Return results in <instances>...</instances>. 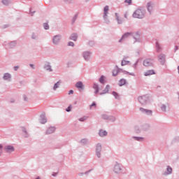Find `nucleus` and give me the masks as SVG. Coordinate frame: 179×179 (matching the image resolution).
Here are the masks:
<instances>
[{"label":"nucleus","instance_id":"1","mask_svg":"<svg viewBox=\"0 0 179 179\" xmlns=\"http://www.w3.org/2000/svg\"><path fill=\"white\" fill-rule=\"evenodd\" d=\"M146 15V10L143 7H139L133 13L132 17L134 19H143Z\"/></svg>","mask_w":179,"mask_h":179},{"label":"nucleus","instance_id":"2","mask_svg":"<svg viewBox=\"0 0 179 179\" xmlns=\"http://www.w3.org/2000/svg\"><path fill=\"white\" fill-rule=\"evenodd\" d=\"M61 40H62V35L61 34H57L52 37V43L54 45H59Z\"/></svg>","mask_w":179,"mask_h":179},{"label":"nucleus","instance_id":"3","mask_svg":"<svg viewBox=\"0 0 179 179\" xmlns=\"http://www.w3.org/2000/svg\"><path fill=\"white\" fill-rule=\"evenodd\" d=\"M108 10H110V7H108V6H106L103 8V20L106 24L110 23V20H108Z\"/></svg>","mask_w":179,"mask_h":179},{"label":"nucleus","instance_id":"4","mask_svg":"<svg viewBox=\"0 0 179 179\" xmlns=\"http://www.w3.org/2000/svg\"><path fill=\"white\" fill-rule=\"evenodd\" d=\"M143 64L144 66L149 68L150 66H153V65L155 64V60H153V59H151V58H147V59H144Z\"/></svg>","mask_w":179,"mask_h":179},{"label":"nucleus","instance_id":"5","mask_svg":"<svg viewBox=\"0 0 179 179\" xmlns=\"http://www.w3.org/2000/svg\"><path fill=\"white\" fill-rule=\"evenodd\" d=\"M131 37L134 38L135 43L142 42V38H141V34H139V32H131Z\"/></svg>","mask_w":179,"mask_h":179},{"label":"nucleus","instance_id":"6","mask_svg":"<svg viewBox=\"0 0 179 179\" xmlns=\"http://www.w3.org/2000/svg\"><path fill=\"white\" fill-rule=\"evenodd\" d=\"M83 57L84 58L85 61H90V58L92 57V52L90 51H84L82 53Z\"/></svg>","mask_w":179,"mask_h":179},{"label":"nucleus","instance_id":"7","mask_svg":"<svg viewBox=\"0 0 179 179\" xmlns=\"http://www.w3.org/2000/svg\"><path fill=\"white\" fill-rule=\"evenodd\" d=\"M158 61L161 65H164L166 64V55L164 53H160L158 55Z\"/></svg>","mask_w":179,"mask_h":179},{"label":"nucleus","instance_id":"8","mask_svg":"<svg viewBox=\"0 0 179 179\" xmlns=\"http://www.w3.org/2000/svg\"><path fill=\"white\" fill-rule=\"evenodd\" d=\"M155 8V3L150 1L147 3V10L150 13V15H152L153 13V9Z\"/></svg>","mask_w":179,"mask_h":179},{"label":"nucleus","instance_id":"9","mask_svg":"<svg viewBox=\"0 0 179 179\" xmlns=\"http://www.w3.org/2000/svg\"><path fill=\"white\" fill-rule=\"evenodd\" d=\"M138 101L143 105L148 104L150 101L149 96H140L138 98Z\"/></svg>","mask_w":179,"mask_h":179},{"label":"nucleus","instance_id":"10","mask_svg":"<svg viewBox=\"0 0 179 179\" xmlns=\"http://www.w3.org/2000/svg\"><path fill=\"white\" fill-rule=\"evenodd\" d=\"M17 44V42L16 41H13L10 43L5 42L3 43V45H5V46L7 45L8 48H15L16 47Z\"/></svg>","mask_w":179,"mask_h":179},{"label":"nucleus","instance_id":"11","mask_svg":"<svg viewBox=\"0 0 179 179\" xmlns=\"http://www.w3.org/2000/svg\"><path fill=\"white\" fill-rule=\"evenodd\" d=\"M43 69L48 72H52V66H51L50 62H46L43 66Z\"/></svg>","mask_w":179,"mask_h":179},{"label":"nucleus","instance_id":"12","mask_svg":"<svg viewBox=\"0 0 179 179\" xmlns=\"http://www.w3.org/2000/svg\"><path fill=\"white\" fill-rule=\"evenodd\" d=\"M131 34H132V32L125 33L124 34L122 35L121 38L119 40V43H122V41H124V40H127V38H129V37L132 36Z\"/></svg>","mask_w":179,"mask_h":179},{"label":"nucleus","instance_id":"13","mask_svg":"<svg viewBox=\"0 0 179 179\" xmlns=\"http://www.w3.org/2000/svg\"><path fill=\"white\" fill-rule=\"evenodd\" d=\"M3 80H6V82H12V74L9 73H6L3 76Z\"/></svg>","mask_w":179,"mask_h":179},{"label":"nucleus","instance_id":"14","mask_svg":"<svg viewBox=\"0 0 179 179\" xmlns=\"http://www.w3.org/2000/svg\"><path fill=\"white\" fill-rule=\"evenodd\" d=\"M155 51L158 54L162 52V51H163V47H162V45H160V43H159V41H156V43H155Z\"/></svg>","mask_w":179,"mask_h":179},{"label":"nucleus","instance_id":"15","mask_svg":"<svg viewBox=\"0 0 179 179\" xmlns=\"http://www.w3.org/2000/svg\"><path fill=\"white\" fill-rule=\"evenodd\" d=\"M75 86L76 87H77V89H80L81 90H84L85 89V85H83V83L82 81L77 82Z\"/></svg>","mask_w":179,"mask_h":179},{"label":"nucleus","instance_id":"16","mask_svg":"<svg viewBox=\"0 0 179 179\" xmlns=\"http://www.w3.org/2000/svg\"><path fill=\"white\" fill-rule=\"evenodd\" d=\"M140 111H141L143 114H146V115H151L152 113L151 110H148L143 108H140Z\"/></svg>","mask_w":179,"mask_h":179},{"label":"nucleus","instance_id":"17","mask_svg":"<svg viewBox=\"0 0 179 179\" xmlns=\"http://www.w3.org/2000/svg\"><path fill=\"white\" fill-rule=\"evenodd\" d=\"M5 150L8 153H12V152H15V148L12 145H7L5 147Z\"/></svg>","mask_w":179,"mask_h":179},{"label":"nucleus","instance_id":"18","mask_svg":"<svg viewBox=\"0 0 179 179\" xmlns=\"http://www.w3.org/2000/svg\"><path fill=\"white\" fill-rule=\"evenodd\" d=\"M115 17H116V20L118 23V24H122V23H124V19L122 18H120V16L118 15V13H115Z\"/></svg>","mask_w":179,"mask_h":179},{"label":"nucleus","instance_id":"19","mask_svg":"<svg viewBox=\"0 0 179 179\" xmlns=\"http://www.w3.org/2000/svg\"><path fill=\"white\" fill-rule=\"evenodd\" d=\"M155 70H148L144 73L145 76H150V75H155Z\"/></svg>","mask_w":179,"mask_h":179},{"label":"nucleus","instance_id":"20","mask_svg":"<svg viewBox=\"0 0 179 179\" xmlns=\"http://www.w3.org/2000/svg\"><path fill=\"white\" fill-rule=\"evenodd\" d=\"M101 151V145L98 144L96 146V156L100 157V152Z\"/></svg>","mask_w":179,"mask_h":179},{"label":"nucleus","instance_id":"21","mask_svg":"<svg viewBox=\"0 0 179 179\" xmlns=\"http://www.w3.org/2000/svg\"><path fill=\"white\" fill-rule=\"evenodd\" d=\"M70 40H73V41H76L78 40V34H72L70 36Z\"/></svg>","mask_w":179,"mask_h":179},{"label":"nucleus","instance_id":"22","mask_svg":"<svg viewBox=\"0 0 179 179\" xmlns=\"http://www.w3.org/2000/svg\"><path fill=\"white\" fill-rule=\"evenodd\" d=\"M31 38H32V40H38V34L32 33Z\"/></svg>","mask_w":179,"mask_h":179},{"label":"nucleus","instance_id":"23","mask_svg":"<svg viewBox=\"0 0 179 179\" xmlns=\"http://www.w3.org/2000/svg\"><path fill=\"white\" fill-rule=\"evenodd\" d=\"M3 5H5L6 6H8V5L12 3L11 0H2Z\"/></svg>","mask_w":179,"mask_h":179},{"label":"nucleus","instance_id":"24","mask_svg":"<svg viewBox=\"0 0 179 179\" xmlns=\"http://www.w3.org/2000/svg\"><path fill=\"white\" fill-rule=\"evenodd\" d=\"M55 131V127H50L47 130L46 134H50L54 133Z\"/></svg>","mask_w":179,"mask_h":179},{"label":"nucleus","instance_id":"25","mask_svg":"<svg viewBox=\"0 0 179 179\" xmlns=\"http://www.w3.org/2000/svg\"><path fill=\"white\" fill-rule=\"evenodd\" d=\"M61 83H62L61 80H59L57 83H56L53 87V90H55L58 89L61 85Z\"/></svg>","mask_w":179,"mask_h":179},{"label":"nucleus","instance_id":"26","mask_svg":"<svg viewBox=\"0 0 179 179\" xmlns=\"http://www.w3.org/2000/svg\"><path fill=\"white\" fill-rule=\"evenodd\" d=\"M114 171L115 173H120V171H121V167H120L118 164L115 165L114 168Z\"/></svg>","mask_w":179,"mask_h":179},{"label":"nucleus","instance_id":"27","mask_svg":"<svg viewBox=\"0 0 179 179\" xmlns=\"http://www.w3.org/2000/svg\"><path fill=\"white\" fill-rule=\"evenodd\" d=\"M127 83V80L126 79H121L120 81H119V85L120 86H124V85H125Z\"/></svg>","mask_w":179,"mask_h":179},{"label":"nucleus","instance_id":"28","mask_svg":"<svg viewBox=\"0 0 179 179\" xmlns=\"http://www.w3.org/2000/svg\"><path fill=\"white\" fill-rule=\"evenodd\" d=\"M93 89H94V90H100V87L99 86V84L94 83Z\"/></svg>","mask_w":179,"mask_h":179},{"label":"nucleus","instance_id":"29","mask_svg":"<svg viewBox=\"0 0 179 179\" xmlns=\"http://www.w3.org/2000/svg\"><path fill=\"white\" fill-rule=\"evenodd\" d=\"M99 136H107V131H106L104 130H100Z\"/></svg>","mask_w":179,"mask_h":179},{"label":"nucleus","instance_id":"30","mask_svg":"<svg viewBox=\"0 0 179 179\" xmlns=\"http://www.w3.org/2000/svg\"><path fill=\"white\" fill-rule=\"evenodd\" d=\"M104 78H105L104 76H101L99 79V82H100L101 85H104V82H106V80H104Z\"/></svg>","mask_w":179,"mask_h":179},{"label":"nucleus","instance_id":"31","mask_svg":"<svg viewBox=\"0 0 179 179\" xmlns=\"http://www.w3.org/2000/svg\"><path fill=\"white\" fill-rule=\"evenodd\" d=\"M128 64H129V61H126L124 59H123V60H122V62H121L122 66H124L125 65H128Z\"/></svg>","mask_w":179,"mask_h":179},{"label":"nucleus","instance_id":"32","mask_svg":"<svg viewBox=\"0 0 179 179\" xmlns=\"http://www.w3.org/2000/svg\"><path fill=\"white\" fill-rule=\"evenodd\" d=\"M106 93H107V91L102 92L96 90L94 92V94H106Z\"/></svg>","mask_w":179,"mask_h":179},{"label":"nucleus","instance_id":"33","mask_svg":"<svg viewBox=\"0 0 179 179\" xmlns=\"http://www.w3.org/2000/svg\"><path fill=\"white\" fill-rule=\"evenodd\" d=\"M43 27H44L45 30H48L50 29V25H48V24H47V23H44Z\"/></svg>","mask_w":179,"mask_h":179},{"label":"nucleus","instance_id":"34","mask_svg":"<svg viewBox=\"0 0 179 179\" xmlns=\"http://www.w3.org/2000/svg\"><path fill=\"white\" fill-rule=\"evenodd\" d=\"M45 122H47V118L43 117L41 120V124H45Z\"/></svg>","mask_w":179,"mask_h":179},{"label":"nucleus","instance_id":"35","mask_svg":"<svg viewBox=\"0 0 179 179\" xmlns=\"http://www.w3.org/2000/svg\"><path fill=\"white\" fill-rule=\"evenodd\" d=\"M167 171H168V174H171V173L173 172V169H171V167L168 166Z\"/></svg>","mask_w":179,"mask_h":179},{"label":"nucleus","instance_id":"36","mask_svg":"<svg viewBox=\"0 0 179 179\" xmlns=\"http://www.w3.org/2000/svg\"><path fill=\"white\" fill-rule=\"evenodd\" d=\"M68 45H69V47H75V43H74L73 42H72V41H69V42L68 43Z\"/></svg>","mask_w":179,"mask_h":179},{"label":"nucleus","instance_id":"37","mask_svg":"<svg viewBox=\"0 0 179 179\" xmlns=\"http://www.w3.org/2000/svg\"><path fill=\"white\" fill-rule=\"evenodd\" d=\"M139 63V59L136 60V62H135L134 64H133V68H134V69H136V66H138V64Z\"/></svg>","mask_w":179,"mask_h":179},{"label":"nucleus","instance_id":"38","mask_svg":"<svg viewBox=\"0 0 179 179\" xmlns=\"http://www.w3.org/2000/svg\"><path fill=\"white\" fill-rule=\"evenodd\" d=\"M118 75V70H113V76H117Z\"/></svg>","mask_w":179,"mask_h":179},{"label":"nucleus","instance_id":"39","mask_svg":"<svg viewBox=\"0 0 179 179\" xmlns=\"http://www.w3.org/2000/svg\"><path fill=\"white\" fill-rule=\"evenodd\" d=\"M125 3H128V5H132V0H125Z\"/></svg>","mask_w":179,"mask_h":179},{"label":"nucleus","instance_id":"40","mask_svg":"<svg viewBox=\"0 0 179 179\" xmlns=\"http://www.w3.org/2000/svg\"><path fill=\"white\" fill-rule=\"evenodd\" d=\"M124 73L126 75H130L131 76H135V74L134 73H129L128 71H124Z\"/></svg>","mask_w":179,"mask_h":179},{"label":"nucleus","instance_id":"41","mask_svg":"<svg viewBox=\"0 0 179 179\" xmlns=\"http://www.w3.org/2000/svg\"><path fill=\"white\" fill-rule=\"evenodd\" d=\"M89 45H90V47H93V45H94V41H91L89 42Z\"/></svg>","mask_w":179,"mask_h":179},{"label":"nucleus","instance_id":"42","mask_svg":"<svg viewBox=\"0 0 179 179\" xmlns=\"http://www.w3.org/2000/svg\"><path fill=\"white\" fill-rule=\"evenodd\" d=\"M77 19H78V15H76L73 17V23H75V22L76 21Z\"/></svg>","mask_w":179,"mask_h":179},{"label":"nucleus","instance_id":"43","mask_svg":"<svg viewBox=\"0 0 179 179\" xmlns=\"http://www.w3.org/2000/svg\"><path fill=\"white\" fill-rule=\"evenodd\" d=\"M93 107H94V108H96V102H94L92 104L90 105V108H93Z\"/></svg>","mask_w":179,"mask_h":179},{"label":"nucleus","instance_id":"44","mask_svg":"<svg viewBox=\"0 0 179 179\" xmlns=\"http://www.w3.org/2000/svg\"><path fill=\"white\" fill-rule=\"evenodd\" d=\"M29 13L31 15V16H33V15H34V13H36V11H32L31 8L29 9Z\"/></svg>","mask_w":179,"mask_h":179},{"label":"nucleus","instance_id":"45","mask_svg":"<svg viewBox=\"0 0 179 179\" xmlns=\"http://www.w3.org/2000/svg\"><path fill=\"white\" fill-rule=\"evenodd\" d=\"M113 96H115V99H118V94H117V92H113Z\"/></svg>","mask_w":179,"mask_h":179},{"label":"nucleus","instance_id":"46","mask_svg":"<svg viewBox=\"0 0 179 179\" xmlns=\"http://www.w3.org/2000/svg\"><path fill=\"white\" fill-rule=\"evenodd\" d=\"M71 108H72V106H69L66 109V111L69 112V111H71Z\"/></svg>","mask_w":179,"mask_h":179},{"label":"nucleus","instance_id":"47","mask_svg":"<svg viewBox=\"0 0 179 179\" xmlns=\"http://www.w3.org/2000/svg\"><path fill=\"white\" fill-rule=\"evenodd\" d=\"M178 51V45H176L174 48V52H177Z\"/></svg>","mask_w":179,"mask_h":179},{"label":"nucleus","instance_id":"48","mask_svg":"<svg viewBox=\"0 0 179 179\" xmlns=\"http://www.w3.org/2000/svg\"><path fill=\"white\" fill-rule=\"evenodd\" d=\"M87 120V117H81L79 119V121H86Z\"/></svg>","mask_w":179,"mask_h":179},{"label":"nucleus","instance_id":"49","mask_svg":"<svg viewBox=\"0 0 179 179\" xmlns=\"http://www.w3.org/2000/svg\"><path fill=\"white\" fill-rule=\"evenodd\" d=\"M29 66L32 69H36V67L34 66V64H30Z\"/></svg>","mask_w":179,"mask_h":179},{"label":"nucleus","instance_id":"50","mask_svg":"<svg viewBox=\"0 0 179 179\" xmlns=\"http://www.w3.org/2000/svg\"><path fill=\"white\" fill-rule=\"evenodd\" d=\"M162 111H166V106L162 105V106L161 107Z\"/></svg>","mask_w":179,"mask_h":179},{"label":"nucleus","instance_id":"51","mask_svg":"<svg viewBox=\"0 0 179 179\" xmlns=\"http://www.w3.org/2000/svg\"><path fill=\"white\" fill-rule=\"evenodd\" d=\"M14 71H17L19 69V66H15L13 67Z\"/></svg>","mask_w":179,"mask_h":179},{"label":"nucleus","instance_id":"52","mask_svg":"<svg viewBox=\"0 0 179 179\" xmlns=\"http://www.w3.org/2000/svg\"><path fill=\"white\" fill-rule=\"evenodd\" d=\"M2 145L0 144V156L2 155Z\"/></svg>","mask_w":179,"mask_h":179},{"label":"nucleus","instance_id":"53","mask_svg":"<svg viewBox=\"0 0 179 179\" xmlns=\"http://www.w3.org/2000/svg\"><path fill=\"white\" fill-rule=\"evenodd\" d=\"M105 90H110V85H106V88H105Z\"/></svg>","mask_w":179,"mask_h":179},{"label":"nucleus","instance_id":"54","mask_svg":"<svg viewBox=\"0 0 179 179\" xmlns=\"http://www.w3.org/2000/svg\"><path fill=\"white\" fill-rule=\"evenodd\" d=\"M124 17H125V19H128V13H125Z\"/></svg>","mask_w":179,"mask_h":179},{"label":"nucleus","instance_id":"55","mask_svg":"<svg viewBox=\"0 0 179 179\" xmlns=\"http://www.w3.org/2000/svg\"><path fill=\"white\" fill-rule=\"evenodd\" d=\"M69 94H73V90H70L69 92Z\"/></svg>","mask_w":179,"mask_h":179},{"label":"nucleus","instance_id":"56","mask_svg":"<svg viewBox=\"0 0 179 179\" xmlns=\"http://www.w3.org/2000/svg\"><path fill=\"white\" fill-rule=\"evenodd\" d=\"M143 138H138L137 141H142Z\"/></svg>","mask_w":179,"mask_h":179},{"label":"nucleus","instance_id":"57","mask_svg":"<svg viewBox=\"0 0 179 179\" xmlns=\"http://www.w3.org/2000/svg\"><path fill=\"white\" fill-rule=\"evenodd\" d=\"M20 83L22 85L23 83V81H20Z\"/></svg>","mask_w":179,"mask_h":179},{"label":"nucleus","instance_id":"58","mask_svg":"<svg viewBox=\"0 0 179 179\" xmlns=\"http://www.w3.org/2000/svg\"><path fill=\"white\" fill-rule=\"evenodd\" d=\"M160 87H161L160 86H158V87H157V89H160Z\"/></svg>","mask_w":179,"mask_h":179},{"label":"nucleus","instance_id":"59","mask_svg":"<svg viewBox=\"0 0 179 179\" xmlns=\"http://www.w3.org/2000/svg\"><path fill=\"white\" fill-rule=\"evenodd\" d=\"M57 173H55V175H56ZM55 174H52V176H54V177H55Z\"/></svg>","mask_w":179,"mask_h":179},{"label":"nucleus","instance_id":"60","mask_svg":"<svg viewBox=\"0 0 179 179\" xmlns=\"http://www.w3.org/2000/svg\"><path fill=\"white\" fill-rule=\"evenodd\" d=\"M36 179H40V178H37Z\"/></svg>","mask_w":179,"mask_h":179},{"label":"nucleus","instance_id":"61","mask_svg":"<svg viewBox=\"0 0 179 179\" xmlns=\"http://www.w3.org/2000/svg\"><path fill=\"white\" fill-rule=\"evenodd\" d=\"M86 1H89V0H86Z\"/></svg>","mask_w":179,"mask_h":179}]
</instances>
